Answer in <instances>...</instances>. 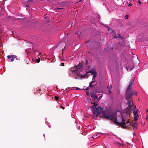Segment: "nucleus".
<instances>
[{"instance_id":"nucleus-1","label":"nucleus","mask_w":148,"mask_h":148,"mask_svg":"<svg viewBox=\"0 0 148 148\" xmlns=\"http://www.w3.org/2000/svg\"><path fill=\"white\" fill-rule=\"evenodd\" d=\"M82 66L79 64H78L77 66H74L73 67L70 69V74L72 75L76 79L79 78V77L77 76L78 75L80 69L81 68Z\"/></svg>"},{"instance_id":"nucleus-2","label":"nucleus","mask_w":148,"mask_h":148,"mask_svg":"<svg viewBox=\"0 0 148 148\" xmlns=\"http://www.w3.org/2000/svg\"><path fill=\"white\" fill-rule=\"evenodd\" d=\"M103 116L106 119L111 120L114 116V114L111 111L107 110L104 111L103 113Z\"/></svg>"},{"instance_id":"nucleus-3","label":"nucleus","mask_w":148,"mask_h":148,"mask_svg":"<svg viewBox=\"0 0 148 148\" xmlns=\"http://www.w3.org/2000/svg\"><path fill=\"white\" fill-rule=\"evenodd\" d=\"M99 92V88L97 87L93 89L92 92L90 93L91 97L94 99H97V94Z\"/></svg>"},{"instance_id":"nucleus-4","label":"nucleus","mask_w":148,"mask_h":148,"mask_svg":"<svg viewBox=\"0 0 148 148\" xmlns=\"http://www.w3.org/2000/svg\"><path fill=\"white\" fill-rule=\"evenodd\" d=\"M132 85V84L131 83L128 86L125 95H133L134 94V92L132 91L131 90Z\"/></svg>"},{"instance_id":"nucleus-5","label":"nucleus","mask_w":148,"mask_h":148,"mask_svg":"<svg viewBox=\"0 0 148 148\" xmlns=\"http://www.w3.org/2000/svg\"><path fill=\"white\" fill-rule=\"evenodd\" d=\"M95 106H93L92 107H90V108H93L92 109V112L93 114L97 116L100 114V112L98 111V108L96 107H95Z\"/></svg>"},{"instance_id":"nucleus-6","label":"nucleus","mask_w":148,"mask_h":148,"mask_svg":"<svg viewBox=\"0 0 148 148\" xmlns=\"http://www.w3.org/2000/svg\"><path fill=\"white\" fill-rule=\"evenodd\" d=\"M132 96L133 95H125L126 100L128 101L127 104V105H128L130 108L131 109H132L133 108V107L132 106V105L131 104V101L130 100V98L132 97Z\"/></svg>"},{"instance_id":"nucleus-7","label":"nucleus","mask_w":148,"mask_h":148,"mask_svg":"<svg viewBox=\"0 0 148 148\" xmlns=\"http://www.w3.org/2000/svg\"><path fill=\"white\" fill-rule=\"evenodd\" d=\"M89 73H91L93 75V77L92 78V80L96 77L97 74L96 71L95 69H93L88 71L86 72V74H87Z\"/></svg>"},{"instance_id":"nucleus-8","label":"nucleus","mask_w":148,"mask_h":148,"mask_svg":"<svg viewBox=\"0 0 148 148\" xmlns=\"http://www.w3.org/2000/svg\"><path fill=\"white\" fill-rule=\"evenodd\" d=\"M115 123L120 125H125L126 124V123L127 122H125V121L124 120L123 118H122V121L121 122H118L116 119L114 121Z\"/></svg>"},{"instance_id":"nucleus-9","label":"nucleus","mask_w":148,"mask_h":148,"mask_svg":"<svg viewBox=\"0 0 148 148\" xmlns=\"http://www.w3.org/2000/svg\"><path fill=\"white\" fill-rule=\"evenodd\" d=\"M17 56L15 55H8L7 56L8 58L10 59L9 62H12L14 61L15 58H16Z\"/></svg>"},{"instance_id":"nucleus-10","label":"nucleus","mask_w":148,"mask_h":148,"mask_svg":"<svg viewBox=\"0 0 148 148\" xmlns=\"http://www.w3.org/2000/svg\"><path fill=\"white\" fill-rule=\"evenodd\" d=\"M94 82V81H92L90 83L89 85V86L86 89V94L88 95V92H87V90H90L92 89V87L94 85H92V84Z\"/></svg>"},{"instance_id":"nucleus-11","label":"nucleus","mask_w":148,"mask_h":148,"mask_svg":"<svg viewBox=\"0 0 148 148\" xmlns=\"http://www.w3.org/2000/svg\"><path fill=\"white\" fill-rule=\"evenodd\" d=\"M104 134L103 133L101 132H98L96 134V135H93L92 137L94 138H96L99 137L101 135H104Z\"/></svg>"},{"instance_id":"nucleus-12","label":"nucleus","mask_w":148,"mask_h":148,"mask_svg":"<svg viewBox=\"0 0 148 148\" xmlns=\"http://www.w3.org/2000/svg\"><path fill=\"white\" fill-rule=\"evenodd\" d=\"M114 143L115 145L119 147H120L121 146L123 145V143H121L118 142V141H117L116 140H115L114 141Z\"/></svg>"},{"instance_id":"nucleus-13","label":"nucleus","mask_w":148,"mask_h":148,"mask_svg":"<svg viewBox=\"0 0 148 148\" xmlns=\"http://www.w3.org/2000/svg\"><path fill=\"white\" fill-rule=\"evenodd\" d=\"M134 68L133 65H131L130 66H127L126 67V69L128 71H130L132 70Z\"/></svg>"},{"instance_id":"nucleus-14","label":"nucleus","mask_w":148,"mask_h":148,"mask_svg":"<svg viewBox=\"0 0 148 148\" xmlns=\"http://www.w3.org/2000/svg\"><path fill=\"white\" fill-rule=\"evenodd\" d=\"M118 34L119 35V36H114V38H120V39L122 40H125V38L121 36L120 34Z\"/></svg>"},{"instance_id":"nucleus-15","label":"nucleus","mask_w":148,"mask_h":148,"mask_svg":"<svg viewBox=\"0 0 148 148\" xmlns=\"http://www.w3.org/2000/svg\"><path fill=\"white\" fill-rule=\"evenodd\" d=\"M138 110H137L136 111H133V113L134 114V117H138V114H137Z\"/></svg>"},{"instance_id":"nucleus-16","label":"nucleus","mask_w":148,"mask_h":148,"mask_svg":"<svg viewBox=\"0 0 148 148\" xmlns=\"http://www.w3.org/2000/svg\"><path fill=\"white\" fill-rule=\"evenodd\" d=\"M133 128L134 130H136L137 129V126L136 125V123H135L132 125Z\"/></svg>"},{"instance_id":"nucleus-17","label":"nucleus","mask_w":148,"mask_h":148,"mask_svg":"<svg viewBox=\"0 0 148 148\" xmlns=\"http://www.w3.org/2000/svg\"><path fill=\"white\" fill-rule=\"evenodd\" d=\"M86 73L84 75H83V74H82L81 75V77L82 78H85L86 77Z\"/></svg>"},{"instance_id":"nucleus-18","label":"nucleus","mask_w":148,"mask_h":148,"mask_svg":"<svg viewBox=\"0 0 148 148\" xmlns=\"http://www.w3.org/2000/svg\"><path fill=\"white\" fill-rule=\"evenodd\" d=\"M110 88L109 89V94L110 95L111 93V89L112 88V86L111 85V86L110 87Z\"/></svg>"},{"instance_id":"nucleus-19","label":"nucleus","mask_w":148,"mask_h":148,"mask_svg":"<svg viewBox=\"0 0 148 148\" xmlns=\"http://www.w3.org/2000/svg\"><path fill=\"white\" fill-rule=\"evenodd\" d=\"M98 108H98V110L101 111L103 110V108H101V106H98Z\"/></svg>"},{"instance_id":"nucleus-20","label":"nucleus","mask_w":148,"mask_h":148,"mask_svg":"<svg viewBox=\"0 0 148 148\" xmlns=\"http://www.w3.org/2000/svg\"><path fill=\"white\" fill-rule=\"evenodd\" d=\"M77 32H78L77 31L76 32L75 34H77V36L78 37H79L80 36V34H81V33H78Z\"/></svg>"},{"instance_id":"nucleus-21","label":"nucleus","mask_w":148,"mask_h":148,"mask_svg":"<svg viewBox=\"0 0 148 148\" xmlns=\"http://www.w3.org/2000/svg\"><path fill=\"white\" fill-rule=\"evenodd\" d=\"M102 95H101L99 97V98H97V99H96L97 101H98L102 97Z\"/></svg>"},{"instance_id":"nucleus-22","label":"nucleus","mask_w":148,"mask_h":148,"mask_svg":"<svg viewBox=\"0 0 148 148\" xmlns=\"http://www.w3.org/2000/svg\"><path fill=\"white\" fill-rule=\"evenodd\" d=\"M3 11V9L0 6V16H1V13Z\"/></svg>"},{"instance_id":"nucleus-23","label":"nucleus","mask_w":148,"mask_h":148,"mask_svg":"<svg viewBox=\"0 0 148 148\" xmlns=\"http://www.w3.org/2000/svg\"><path fill=\"white\" fill-rule=\"evenodd\" d=\"M60 59L62 60H63V61H64L65 60V59L62 56H61V57H60Z\"/></svg>"},{"instance_id":"nucleus-24","label":"nucleus","mask_w":148,"mask_h":148,"mask_svg":"<svg viewBox=\"0 0 148 148\" xmlns=\"http://www.w3.org/2000/svg\"><path fill=\"white\" fill-rule=\"evenodd\" d=\"M117 138L118 139H119L120 140V141L121 142V143H123V141L121 139V138L118 137Z\"/></svg>"},{"instance_id":"nucleus-25","label":"nucleus","mask_w":148,"mask_h":148,"mask_svg":"<svg viewBox=\"0 0 148 148\" xmlns=\"http://www.w3.org/2000/svg\"><path fill=\"white\" fill-rule=\"evenodd\" d=\"M69 91V90L68 89H66L64 91V92L66 93L68 92Z\"/></svg>"},{"instance_id":"nucleus-26","label":"nucleus","mask_w":148,"mask_h":148,"mask_svg":"<svg viewBox=\"0 0 148 148\" xmlns=\"http://www.w3.org/2000/svg\"><path fill=\"white\" fill-rule=\"evenodd\" d=\"M134 117V121H136L138 119V118H137V117Z\"/></svg>"},{"instance_id":"nucleus-27","label":"nucleus","mask_w":148,"mask_h":148,"mask_svg":"<svg viewBox=\"0 0 148 148\" xmlns=\"http://www.w3.org/2000/svg\"><path fill=\"white\" fill-rule=\"evenodd\" d=\"M128 18V15H127L125 16V19H127Z\"/></svg>"},{"instance_id":"nucleus-28","label":"nucleus","mask_w":148,"mask_h":148,"mask_svg":"<svg viewBox=\"0 0 148 148\" xmlns=\"http://www.w3.org/2000/svg\"><path fill=\"white\" fill-rule=\"evenodd\" d=\"M40 60L39 59H36V62L37 63H38L40 62Z\"/></svg>"},{"instance_id":"nucleus-29","label":"nucleus","mask_w":148,"mask_h":148,"mask_svg":"<svg viewBox=\"0 0 148 148\" xmlns=\"http://www.w3.org/2000/svg\"><path fill=\"white\" fill-rule=\"evenodd\" d=\"M38 56H39L38 58H39V57H41L42 56V55H41V53H40L39 55Z\"/></svg>"},{"instance_id":"nucleus-30","label":"nucleus","mask_w":148,"mask_h":148,"mask_svg":"<svg viewBox=\"0 0 148 148\" xmlns=\"http://www.w3.org/2000/svg\"><path fill=\"white\" fill-rule=\"evenodd\" d=\"M137 3L138 4H139L140 5L141 4V2L140 1H139V0L138 1Z\"/></svg>"},{"instance_id":"nucleus-31","label":"nucleus","mask_w":148,"mask_h":148,"mask_svg":"<svg viewBox=\"0 0 148 148\" xmlns=\"http://www.w3.org/2000/svg\"><path fill=\"white\" fill-rule=\"evenodd\" d=\"M76 90H80V89L78 87H75V88Z\"/></svg>"},{"instance_id":"nucleus-32","label":"nucleus","mask_w":148,"mask_h":148,"mask_svg":"<svg viewBox=\"0 0 148 148\" xmlns=\"http://www.w3.org/2000/svg\"><path fill=\"white\" fill-rule=\"evenodd\" d=\"M132 3H129L128 6H132Z\"/></svg>"},{"instance_id":"nucleus-33","label":"nucleus","mask_w":148,"mask_h":148,"mask_svg":"<svg viewBox=\"0 0 148 148\" xmlns=\"http://www.w3.org/2000/svg\"><path fill=\"white\" fill-rule=\"evenodd\" d=\"M54 98L55 99H58V97L57 96H55L54 97Z\"/></svg>"},{"instance_id":"nucleus-34","label":"nucleus","mask_w":148,"mask_h":148,"mask_svg":"<svg viewBox=\"0 0 148 148\" xmlns=\"http://www.w3.org/2000/svg\"><path fill=\"white\" fill-rule=\"evenodd\" d=\"M60 107H62V108L63 109H64V107H62V106H60Z\"/></svg>"},{"instance_id":"nucleus-35","label":"nucleus","mask_w":148,"mask_h":148,"mask_svg":"<svg viewBox=\"0 0 148 148\" xmlns=\"http://www.w3.org/2000/svg\"><path fill=\"white\" fill-rule=\"evenodd\" d=\"M135 93V95L136 96H137V92H134V94Z\"/></svg>"},{"instance_id":"nucleus-36","label":"nucleus","mask_w":148,"mask_h":148,"mask_svg":"<svg viewBox=\"0 0 148 148\" xmlns=\"http://www.w3.org/2000/svg\"><path fill=\"white\" fill-rule=\"evenodd\" d=\"M56 9H62V8H57Z\"/></svg>"},{"instance_id":"nucleus-37","label":"nucleus","mask_w":148,"mask_h":148,"mask_svg":"<svg viewBox=\"0 0 148 148\" xmlns=\"http://www.w3.org/2000/svg\"><path fill=\"white\" fill-rule=\"evenodd\" d=\"M89 41H90V40H88V41H86V42H85V43H87V42H88Z\"/></svg>"},{"instance_id":"nucleus-38","label":"nucleus","mask_w":148,"mask_h":148,"mask_svg":"<svg viewBox=\"0 0 148 148\" xmlns=\"http://www.w3.org/2000/svg\"><path fill=\"white\" fill-rule=\"evenodd\" d=\"M16 59L17 60H20V59L19 58H16Z\"/></svg>"},{"instance_id":"nucleus-39","label":"nucleus","mask_w":148,"mask_h":148,"mask_svg":"<svg viewBox=\"0 0 148 148\" xmlns=\"http://www.w3.org/2000/svg\"><path fill=\"white\" fill-rule=\"evenodd\" d=\"M61 64H61V65H62V66H64V64L63 63H62Z\"/></svg>"},{"instance_id":"nucleus-40","label":"nucleus","mask_w":148,"mask_h":148,"mask_svg":"<svg viewBox=\"0 0 148 148\" xmlns=\"http://www.w3.org/2000/svg\"><path fill=\"white\" fill-rule=\"evenodd\" d=\"M113 135L115 136L117 138L118 137L116 135H114V134Z\"/></svg>"},{"instance_id":"nucleus-41","label":"nucleus","mask_w":148,"mask_h":148,"mask_svg":"<svg viewBox=\"0 0 148 148\" xmlns=\"http://www.w3.org/2000/svg\"><path fill=\"white\" fill-rule=\"evenodd\" d=\"M130 123H127V125H130Z\"/></svg>"},{"instance_id":"nucleus-42","label":"nucleus","mask_w":148,"mask_h":148,"mask_svg":"<svg viewBox=\"0 0 148 148\" xmlns=\"http://www.w3.org/2000/svg\"><path fill=\"white\" fill-rule=\"evenodd\" d=\"M146 112H148V109L147 110Z\"/></svg>"},{"instance_id":"nucleus-43","label":"nucleus","mask_w":148,"mask_h":148,"mask_svg":"<svg viewBox=\"0 0 148 148\" xmlns=\"http://www.w3.org/2000/svg\"><path fill=\"white\" fill-rule=\"evenodd\" d=\"M9 18H11V16H8Z\"/></svg>"},{"instance_id":"nucleus-44","label":"nucleus","mask_w":148,"mask_h":148,"mask_svg":"<svg viewBox=\"0 0 148 148\" xmlns=\"http://www.w3.org/2000/svg\"><path fill=\"white\" fill-rule=\"evenodd\" d=\"M133 135H134H134H135V133H134V132L133 133Z\"/></svg>"},{"instance_id":"nucleus-45","label":"nucleus","mask_w":148,"mask_h":148,"mask_svg":"<svg viewBox=\"0 0 148 148\" xmlns=\"http://www.w3.org/2000/svg\"><path fill=\"white\" fill-rule=\"evenodd\" d=\"M87 62H88V61H87V60H86V63H87Z\"/></svg>"},{"instance_id":"nucleus-46","label":"nucleus","mask_w":148,"mask_h":148,"mask_svg":"<svg viewBox=\"0 0 148 148\" xmlns=\"http://www.w3.org/2000/svg\"><path fill=\"white\" fill-rule=\"evenodd\" d=\"M82 1V0H80L79 1V2H80V1Z\"/></svg>"},{"instance_id":"nucleus-47","label":"nucleus","mask_w":148,"mask_h":148,"mask_svg":"<svg viewBox=\"0 0 148 148\" xmlns=\"http://www.w3.org/2000/svg\"><path fill=\"white\" fill-rule=\"evenodd\" d=\"M43 136H45V134H43Z\"/></svg>"},{"instance_id":"nucleus-48","label":"nucleus","mask_w":148,"mask_h":148,"mask_svg":"<svg viewBox=\"0 0 148 148\" xmlns=\"http://www.w3.org/2000/svg\"><path fill=\"white\" fill-rule=\"evenodd\" d=\"M105 134H106V135H108V134H106V133H105Z\"/></svg>"},{"instance_id":"nucleus-49","label":"nucleus","mask_w":148,"mask_h":148,"mask_svg":"<svg viewBox=\"0 0 148 148\" xmlns=\"http://www.w3.org/2000/svg\"><path fill=\"white\" fill-rule=\"evenodd\" d=\"M147 118H148V117H147V118H146V119H147Z\"/></svg>"},{"instance_id":"nucleus-50","label":"nucleus","mask_w":148,"mask_h":148,"mask_svg":"<svg viewBox=\"0 0 148 148\" xmlns=\"http://www.w3.org/2000/svg\"><path fill=\"white\" fill-rule=\"evenodd\" d=\"M147 118H148V117H147V118H146V119H147Z\"/></svg>"},{"instance_id":"nucleus-51","label":"nucleus","mask_w":148,"mask_h":148,"mask_svg":"<svg viewBox=\"0 0 148 148\" xmlns=\"http://www.w3.org/2000/svg\"><path fill=\"white\" fill-rule=\"evenodd\" d=\"M147 118H148V117H147V118H146V119H147Z\"/></svg>"},{"instance_id":"nucleus-52","label":"nucleus","mask_w":148,"mask_h":148,"mask_svg":"<svg viewBox=\"0 0 148 148\" xmlns=\"http://www.w3.org/2000/svg\"><path fill=\"white\" fill-rule=\"evenodd\" d=\"M49 128H50V127H51V126H49Z\"/></svg>"},{"instance_id":"nucleus-53","label":"nucleus","mask_w":148,"mask_h":148,"mask_svg":"<svg viewBox=\"0 0 148 148\" xmlns=\"http://www.w3.org/2000/svg\"><path fill=\"white\" fill-rule=\"evenodd\" d=\"M30 1H32V0H30Z\"/></svg>"},{"instance_id":"nucleus-54","label":"nucleus","mask_w":148,"mask_h":148,"mask_svg":"<svg viewBox=\"0 0 148 148\" xmlns=\"http://www.w3.org/2000/svg\"><path fill=\"white\" fill-rule=\"evenodd\" d=\"M27 7H29V6H28H28H27Z\"/></svg>"},{"instance_id":"nucleus-55","label":"nucleus","mask_w":148,"mask_h":148,"mask_svg":"<svg viewBox=\"0 0 148 148\" xmlns=\"http://www.w3.org/2000/svg\"><path fill=\"white\" fill-rule=\"evenodd\" d=\"M135 108H136V106H135Z\"/></svg>"}]
</instances>
